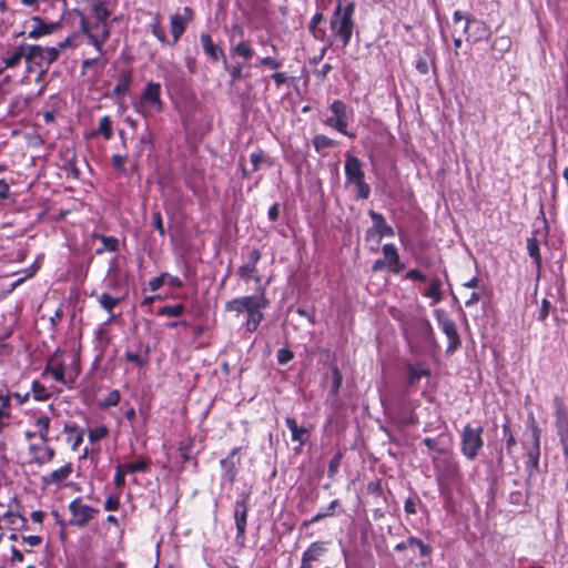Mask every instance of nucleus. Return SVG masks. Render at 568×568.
Masks as SVG:
<instances>
[{
	"label": "nucleus",
	"instance_id": "nucleus-47",
	"mask_svg": "<svg viewBox=\"0 0 568 568\" xmlns=\"http://www.w3.org/2000/svg\"><path fill=\"white\" fill-rule=\"evenodd\" d=\"M108 433L109 429L104 425H101L92 429H89L88 437L91 443H95L104 438L108 435Z\"/></svg>",
	"mask_w": 568,
	"mask_h": 568
},
{
	"label": "nucleus",
	"instance_id": "nucleus-23",
	"mask_svg": "<svg viewBox=\"0 0 568 568\" xmlns=\"http://www.w3.org/2000/svg\"><path fill=\"white\" fill-rule=\"evenodd\" d=\"M92 239L99 240L101 242V246L95 248V255H102L105 252H118L120 248L119 239L114 236H109L100 233H92Z\"/></svg>",
	"mask_w": 568,
	"mask_h": 568
},
{
	"label": "nucleus",
	"instance_id": "nucleus-32",
	"mask_svg": "<svg viewBox=\"0 0 568 568\" xmlns=\"http://www.w3.org/2000/svg\"><path fill=\"white\" fill-rule=\"evenodd\" d=\"M394 423L398 426H410L417 423V417L414 412L406 413L404 408H399L392 414Z\"/></svg>",
	"mask_w": 568,
	"mask_h": 568
},
{
	"label": "nucleus",
	"instance_id": "nucleus-54",
	"mask_svg": "<svg viewBox=\"0 0 568 568\" xmlns=\"http://www.w3.org/2000/svg\"><path fill=\"white\" fill-rule=\"evenodd\" d=\"M458 473H459V469H458L457 463H455L452 459H447L446 460V468H445V471H444V474L442 476L445 475L449 479H455L456 477H458Z\"/></svg>",
	"mask_w": 568,
	"mask_h": 568
},
{
	"label": "nucleus",
	"instance_id": "nucleus-10",
	"mask_svg": "<svg viewBox=\"0 0 568 568\" xmlns=\"http://www.w3.org/2000/svg\"><path fill=\"white\" fill-rule=\"evenodd\" d=\"M83 31L88 38V43L92 44L99 55H104V43L110 37V30L106 23H92L83 26Z\"/></svg>",
	"mask_w": 568,
	"mask_h": 568
},
{
	"label": "nucleus",
	"instance_id": "nucleus-35",
	"mask_svg": "<svg viewBox=\"0 0 568 568\" xmlns=\"http://www.w3.org/2000/svg\"><path fill=\"white\" fill-rule=\"evenodd\" d=\"M527 251L529 256L534 260V263L536 264L537 268H540L542 260L540 254L539 241L535 236L527 239Z\"/></svg>",
	"mask_w": 568,
	"mask_h": 568
},
{
	"label": "nucleus",
	"instance_id": "nucleus-33",
	"mask_svg": "<svg viewBox=\"0 0 568 568\" xmlns=\"http://www.w3.org/2000/svg\"><path fill=\"white\" fill-rule=\"evenodd\" d=\"M338 506H339V501L337 499L332 500L325 510H321L315 516H313L311 519L305 520L303 523V526L307 527L310 525L318 523L320 520H322V519H324L326 517L334 516L335 515V509Z\"/></svg>",
	"mask_w": 568,
	"mask_h": 568
},
{
	"label": "nucleus",
	"instance_id": "nucleus-11",
	"mask_svg": "<svg viewBox=\"0 0 568 568\" xmlns=\"http://www.w3.org/2000/svg\"><path fill=\"white\" fill-rule=\"evenodd\" d=\"M240 448H233L229 455L221 459L220 465L222 469L221 474V484L232 486L236 479L239 473V465L241 463V457L239 455Z\"/></svg>",
	"mask_w": 568,
	"mask_h": 568
},
{
	"label": "nucleus",
	"instance_id": "nucleus-20",
	"mask_svg": "<svg viewBox=\"0 0 568 568\" xmlns=\"http://www.w3.org/2000/svg\"><path fill=\"white\" fill-rule=\"evenodd\" d=\"M200 41L203 51L209 57V59H211L214 62L221 59L224 61V59H226L223 50L213 42L211 34L202 32L200 36Z\"/></svg>",
	"mask_w": 568,
	"mask_h": 568
},
{
	"label": "nucleus",
	"instance_id": "nucleus-4",
	"mask_svg": "<svg viewBox=\"0 0 568 568\" xmlns=\"http://www.w3.org/2000/svg\"><path fill=\"white\" fill-rule=\"evenodd\" d=\"M483 427L465 425L460 434V452L468 459L474 460L484 447Z\"/></svg>",
	"mask_w": 568,
	"mask_h": 568
},
{
	"label": "nucleus",
	"instance_id": "nucleus-59",
	"mask_svg": "<svg viewBox=\"0 0 568 568\" xmlns=\"http://www.w3.org/2000/svg\"><path fill=\"white\" fill-rule=\"evenodd\" d=\"M153 227L160 233L161 236L165 234V229L163 225V220L160 211H154L152 213Z\"/></svg>",
	"mask_w": 568,
	"mask_h": 568
},
{
	"label": "nucleus",
	"instance_id": "nucleus-8",
	"mask_svg": "<svg viewBox=\"0 0 568 568\" xmlns=\"http://www.w3.org/2000/svg\"><path fill=\"white\" fill-rule=\"evenodd\" d=\"M192 20L193 10L190 7H184L181 12H175L170 17V32L172 37L170 47H174L180 41Z\"/></svg>",
	"mask_w": 568,
	"mask_h": 568
},
{
	"label": "nucleus",
	"instance_id": "nucleus-19",
	"mask_svg": "<svg viewBox=\"0 0 568 568\" xmlns=\"http://www.w3.org/2000/svg\"><path fill=\"white\" fill-rule=\"evenodd\" d=\"M285 424L291 430L292 440L298 443V446L295 447L294 450L296 453H301L302 446L307 442L308 429L303 426H298L296 419L290 416L285 418Z\"/></svg>",
	"mask_w": 568,
	"mask_h": 568
},
{
	"label": "nucleus",
	"instance_id": "nucleus-25",
	"mask_svg": "<svg viewBox=\"0 0 568 568\" xmlns=\"http://www.w3.org/2000/svg\"><path fill=\"white\" fill-rule=\"evenodd\" d=\"M406 371H407V384H408V387H414L415 385H417L419 383V381L423 378V377H429L430 376V371L426 367H423L422 364H407L406 365Z\"/></svg>",
	"mask_w": 568,
	"mask_h": 568
},
{
	"label": "nucleus",
	"instance_id": "nucleus-49",
	"mask_svg": "<svg viewBox=\"0 0 568 568\" xmlns=\"http://www.w3.org/2000/svg\"><path fill=\"white\" fill-rule=\"evenodd\" d=\"M341 460H342L341 452L336 453L335 456L329 460L328 467H327V476L329 478H334L336 476V474L338 473Z\"/></svg>",
	"mask_w": 568,
	"mask_h": 568
},
{
	"label": "nucleus",
	"instance_id": "nucleus-15",
	"mask_svg": "<svg viewBox=\"0 0 568 568\" xmlns=\"http://www.w3.org/2000/svg\"><path fill=\"white\" fill-rule=\"evenodd\" d=\"M28 450L31 456V462L39 466L50 463L55 456V450L53 447L49 446V442L40 440V443H31Z\"/></svg>",
	"mask_w": 568,
	"mask_h": 568
},
{
	"label": "nucleus",
	"instance_id": "nucleus-48",
	"mask_svg": "<svg viewBox=\"0 0 568 568\" xmlns=\"http://www.w3.org/2000/svg\"><path fill=\"white\" fill-rule=\"evenodd\" d=\"M148 353H149V351H146L145 352V356L142 357L138 353H133V352L126 351L125 354H124V357H125V359L128 362H132V363H134L139 367H144L146 365V363H148Z\"/></svg>",
	"mask_w": 568,
	"mask_h": 568
},
{
	"label": "nucleus",
	"instance_id": "nucleus-9",
	"mask_svg": "<svg viewBox=\"0 0 568 568\" xmlns=\"http://www.w3.org/2000/svg\"><path fill=\"white\" fill-rule=\"evenodd\" d=\"M436 320L439 328L448 338V346L446 348V354H453L462 344L459 334L457 332V327L455 322L449 318L443 311H435Z\"/></svg>",
	"mask_w": 568,
	"mask_h": 568
},
{
	"label": "nucleus",
	"instance_id": "nucleus-36",
	"mask_svg": "<svg viewBox=\"0 0 568 568\" xmlns=\"http://www.w3.org/2000/svg\"><path fill=\"white\" fill-rule=\"evenodd\" d=\"M223 67L229 72V74H230V78H231L230 87H233L236 81L242 80V79L245 78V75L243 73V67H244L243 63H236L234 65H230L227 63V60L224 59Z\"/></svg>",
	"mask_w": 568,
	"mask_h": 568
},
{
	"label": "nucleus",
	"instance_id": "nucleus-46",
	"mask_svg": "<svg viewBox=\"0 0 568 568\" xmlns=\"http://www.w3.org/2000/svg\"><path fill=\"white\" fill-rule=\"evenodd\" d=\"M334 144H335L334 141L324 134H317L313 139V145L316 151H321L323 149L331 148Z\"/></svg>",
	"mask_w": 568,
	"mask_h": 568
},
{
	"label": "nucleus",
	"instance_id": "nucleus-61",
	"mask_svg": "<svg viewBox=\"0 0 568 568\" xmlns=\"http://www.w3.org/2000/svg\"><path fill=\"white\" fill-rule=\"evenodd\" d=\"M551 304L547 298H542L540 303V308L538 312V320L540 322H545L549 315Z\"/></svg>",
	"mask_w": 568,
	"mask_h": 568
},
{
	"label": "nucleus",
	"instance_id": "nucleus-12",
	"mask_svg": "<svg viewBox=\"0 0 568 568\" xmlns=\"http://www.w3.org/2000/svg\"><path fill=\"white\" fill-rule=\"evenodd\" d=\"M329 110L334 116L326 119L325 124L344 135L353 138L354 134L347 132L346 104L341 100H334Z\"/></svg>",
	"mask_w": 568,
	"mask_h": 568
},
{
	"label": "nucleus",
	"instance_id": "nucleus-39",
	"mask_svg": "<svg viewBox=\"0 0 568 568\" xmlns=\"http://www.w3.org/2000/svg\"><path fill=\"white\" fill-rule=\"evenodd\" d=\"M239 276L248 283L251 280H255V282H261V276L257 274L256 266H251L248 263H244L239 268Z\"/></svg>",
	"mask_w": 568,
	"mask_h": 568
},
{
	"label": "nucleus",
	"instance_id": "nucleus-53",
	"mask_svg": "<svg viewBox=\"0 0 568 568\" xmlns=\"http://www.w3.org/2000/svg\"><path fill=\"white\" fill-rule=\"evenodd\" d=\"M357 189V197L361 200H366L371 195V186L362 180L361 182L353 183Z\"/></svg>",
	"mask_w": 568,
	"mask_h": 568
},
{
	"label": "nucleus",
	"instance_id": "nucleus-43",
	"mask_svg": "<svg viewBox=\"0 0 568 568\" xmlns=\"http://www.w3.org/2000/svg\"><path fill=\"white\" fill-rule=\"evenodd\" d=\"M122 465L124 466L125 470H128L129 474L144 473L149 469L151 462L150 459L142 458L134 463H126Z\"/></svg>",
	"mask_w": 568,
	"mask_h": 568
},
{
	"label": "nucleus",
	"instance_id": "nucleus-42",
	"mask_svg": "<svg viewBox=\"0 0 568 568\" xmlns=\"http://www.w3.org/2000/svg\"><path fill=\"white\" fill-rule=\"evenodd\" d=\"M185 311V306L181 303L174 305H165L158 311L160 316L179 317Z\"/></svg>",
	"mask_w": 568,
	"mask_h": 568
},
{
	"label": "nucleus",
	"instance_id": "nucleus-45",
	"mask_svg": "<svg viewBox=\"0 0 568 568\" xmlns=\"http://www.w3.org/2000/svg\"><path fill=\"white\" fill-rule=\"evenodd\" d=\"M382 252L385 256L387 266L392 265L393 263H396L397 260L399 258L397 247L393 243L384 244L382 247Z\"/></svg>",
	"mask_w": 568,
	"mask_h": 568
},
{
	"label": "nucleus",
	"instance_id": "nucleus-17",
	"mask_svg": "<svg viewBox=\"0 0 568 568\" xmlns=\"http://www.w3.org/2000/svg\"><path fill=\"white\" fill-rule=\"evenodd\" d=\"M344 170L347 184L361 182L365 178L362 161L349 153L346 154Z\"/></svg>",
	"mask_w": 568,
	"mask_h": 568
},
{
	"label": "nucleus",
	"instance_id": "nucleus-30",
	"mask_svg": "<svg viewBox=\"0 0 568 568\" xmlns=\"http://www.w3.org/2000/svg\"><path fill=\"white\" fill-rule=\"evenodd\" d=\"M151 33L156 38L159 42L162 44L170 45V39L166 34L165 28L162 26L160 17H153L152 21L149 24Z\"/></svg>",
	"mask_w": 568,
	"mask_h": 568
},
{
	"label": "nucleus",
	"instance_id": "nucleus-5",
	"mask_svg": "<svg viewBox=\"0 0 568 568\" xmlns=\"http://www.w3.org/2000/svg\"><path fill=\"white\" fill-rule=\"evenodd\" d=\"M250 509V493H242L239 495L237 499L233 506V517L236 527V544L240 546L245 545L246 540V525H247V514Z\"/></svg>",
	"mask_w": 568,
	"mask_h": 568
},
{
	"label": "nucleus",
	"instance_id": "nucleus-38",
	"mask_svg": "<svg viewBox=\"0 0 568 568\" xmlns=\"http://www.w3.org/2000/svg\"><path fill=\"white\" fill-rule=\"evenodd\" d=\"M442 282L439 278H433L425 290L424 295L433 300L434 303H438L442 300Z\"/></svg>",
	"mask_w": 568,
	"mask_h": 568
},
{
	"label": "nucleus",
	"instance_id": "nucleus-14",
	"mask_svg": "<svg viewBox=\"0 0 568 568\" xmlns=\"http://www.w3.org/2000/svg\"><path fill=\"white\" fill-rule=\"evenodd\" d=\"M368 216L371 217L373 225L366 232L367 239L376 235V244L378 245L383 237L394 236V229L387 224L383 214L374 210H369Z\"/></svg>",
	"mask_w": 568,
	"mask_h": 568
},
{
	"label": "nucleus",
	"instance_id": "nucleus-31",
	"mask_svg": "<svg viewBox=\"0 0 568 568\" xmlns=\"http://www.w3.org/2000/svg\"><path fill=\"white\" fill-rule=\"evenodd\" d=\"M33 27L28 33V38L30 39H39L43 36H47L51 32V27L48 26L41 18L33 17Z\"/></svg>",
	"mask_w": 568,
	"mask_h": 568
},
{
	"label": "nucleus",
	"instance_id": "nucleus-27",
	"mask_svg": "<svg viewBox=\"0 0 568 568\" xmlns=\"http://www.w3.org/2000/svg\"><path fill=\"white\" fill-rule=\"evenodd\" d=\"M12 530L22 529L27 526V519L18 513L7 511L3 514L1 520Z\"/></svg>",
	"mask_w": 568,
	"mask_h": 568
},
{
	"label": "nucleus",
	"instance_id": "nucleus-13",
	"mask_svg": "<svg viewBox=\"0 0 568 568\" xmlns=\"http://www.w3.org/2000/svg\"><path fill=\"white\" fill-rule=\"evenodd\" d=\"M69 510L72 515L70 524L78 527L87 525L99 513L98 509L82 504L80 498H75L69 504Z\"/></svg>",
	"mask_w": 568,
	"mask_h": 568
},
{
	"label": "nucleus",
	"instance_id": "nucleus-2",
	"mask_svg": "<svg viewBox=\"0 0 568 568\" xmlns=\"http://www.w3.org/2000/svg\"><path fill=\"white\" fill-rule=\"evenodd\" d=\"M161 84L149 81L142 90L138 101L133 102V109L144 119L153 118L163 111V101L161 99Z\"/></svg>",
	"mask_w": 568,
	"mask_h": 568
},
{
	"label": "nucleus",
	"instance_id": "nucleus-50",
	"mask_svg": "<svg viewBox=\"0 0 568 568\" xmlns=\"http://www.w3.org/2000/svg\"><path fill=\"white\" fill-rule=\"evenodd\" d=\"M503 436L506 440V450L510 454L511 447L516 445V439L508 423L503 425Z\"/></svg>",
	"mask_w": 568,
	"mask_h": 568
},
{
	"label": "nucleus",
	"instance_id": "nucleus-56",
	"mask_svg": "<svg viewBox=\"0 0 568 568\" xmlns=\"http://www.w3.org/2000/svg\"><path fill=\"white\" fill-rule=\"evenodd\" d=\"M125 161H126V156L120 155V154H114L111 158L112 166L119 173H125V166H124Z\"/></svg>",
	"mask_w": 568,
	"mask_h": 568
},
{
	"label": "nucleus",
	"instance_id": "nucleus-51",
	"mask_svg": "<svg viewBox=\"0 0 568 568\" xmlns=\"http://www.w3.org/2000/svg\"><path fill=\"white\" fill-rule=\"evenodd\" d=\"M45 374H50L54 381L59 382V383H64V367L63 365H59L57 367H51V366H47L44 372H43V375Z\"/></svg>",
	"mask_w": 568,
	"mask_h": 568
},
{
	"label": "nucleus",
	"instance_id": "nucleus-16",
	"mask_svg": "<svg viewBox=\"0 0 568 568\" xmlns=\"http://www.w3.org/2000/svg\"><path fill=\"white\" fill-rule=\"evenodd\" d=\"M466 27L471 28L470 32H468V37H466V41L468 42L477 43L490 38L491 32L487 23L474 16L467 18Z\"/></svg>",
	"mask_w": 568,
	"mask_h": 568
},
{
	"label": "nucleus",
	"instance_id": "nucleus-64",
	"mask_svg": "<svg viewBox=\"0 0 568 568\" xmlns=\"http://www.w3.org/2000/svg\"><path fill=\"white\" fill-rule=\"evenodd\" d=\"M251 163L253 165L252 171L255 172L258 170L260 164L264 161V153L263 151L253 152L250 155Z\"/></svg>",
	"mask_w": 568,
	"mask_h": 568
},
{
	"label": "nucleus",
	"instance_id": "nucleus-26",
	"mask_svg": "<svg viewBox=\"0 0 568 568\" xmlns=\"http://www.w3.org/2000/svg\"><path fill=\"white\" fill-rule=\"evenodd\" d=\"M230 42H231V48H230L231 55H233V57L237 55V57L243 58L244 60H248L253 57L254 51L248 41L242 40L236 44H232L233 38L231 37Z\"/></svg>",
	"mask_w": 568,
	"mask_h": 568
},
{
	"label": "nucleus",
	"instance_id": "nucleus-24",
	"mask_svg": "<svg viewBox=\"0 0 568 568\" xmlns=\"http://www.w3.org/2000/svg\"><path fill=\"white\" fill-rule=\"evenodd\" d=\"M417 547L419 549L422 557H428L432 554V547L425 542H423L420 539L414 536H409L406 540L398 542L394 549L395 551H404L407 548Z\"/></svg>",
	"mask_w": 568,
	"mask_h": 568
},
{
	"label": "nucleus",
	"instance_id": "nucleus-44",
	"mask_svg": "<svg viewBox=\"0 0 568 568\" xmlns=\"http://www.w3.org/2000/svg\"><path fill=\"white\" fill-rule=\"evenodd\" d=\"M121 302V298L113 297L109 293H102L99 297L100 306L108 313H112L113 308Z\"/></svg>",
	"mask_w": 568,
	"mask_h": 568
},
{
	"label": "nucleus",
	"instance_id": "nucleus-63",
	"mask_svg": "<svg viewBox=\"0 0 568 568\" xmlns=\"http://www.w3.org/2000/svg\"><path fill=\"white\" fill-rule=\"evenodd\" d=\"M166 273H162L161 275L153 277L149 282V287L152 292H155L162 287V285L165 283Z\"/></svg>",
	"mask_w": 568,
	"mask_h": 568
},
{
	"label": "nucleus",
	"instance_id": "nucleus-1",
	"mask_svg": "<svg viewBox=\"0 0 568 568\" xmlns=\"http://www.w3.org/2000/svg\"><path fill=\"white\" fill-rule=\"evenodd\" d=\"M355 3L348 0H337V4L329 19L328 41L339 43L342 48L349 44L355 28Z\"/></svg>",
	"mask_w": 568,
	"mask_h": 568
},
{
	"label": "nucleus",
	"instance_id": "nucleus-34",
	"mask_svg": "<svg viewBox=\"0 0 568 568\" xmlns=\"http://www.w3.org/2000/svg\"><path fill=\"white\" fill-rule=\"evenodd\" d=\"M103 135L105 140H110L113 135L112 121L109 115L100 119L99 128L92 132V136Z\"/></svg>",
	"mask_w": 568,
	"mask_h": 568
},
{
	"label": "nucleus",
	"instance_id": "nucleus-55",
	"mask_svg": "<svg viewBox=\"0 0 568 568\" xmlns=\"http://www.w3.org/2000/svg\"><path fill=\"white\" fill-rule=\"evenodd\" d=\"M121 395L118 389L111 390L103 399V405L106 407L116 406L120 403Z\"/></svg>",
	"mask_w": 568,
	"mask_h": 568
},
{
	"label": "nucleus",
	"instance_id": "nucleus-29",
	"mask_svg": "<svg viewBox=\"0 0 568 568\" xmlns=\"http://www.w3.org/2000/svg\"><path fill=\"white\" fill-rule=\"evenodd\" d=\"M326 542L314 541L308 546L302 556L313 564V561L318 560L326 552Z\"/></svg>",
	"mask_w": 568,
	"mask_h": 568
},
{
	"label": "nucleus",
	"instance_id": "nucleus-58",
	"mask_svg": "<svg viewBox=\"0 0 568 568\" xmlns=\"http://www.w3.org/2000/svg\"><path fill=\"white\" fill-rule=\"evenodd\" d=\"M260 63L271 70H277L283 65L281 60L273 57H264L260 60Z\"/></svg>",
	"mask_w": 568,
	"mask_h": 568
},
{
	"label": "nucleus",
	"instance_id": "nucleus-18",
	"mask_svg": "<svg viewBox=\"0 0 568 568\" xmlns=\"http://www.w3.org/2000/svg\"><path fill=\"white\" fill-rule=\"evenodd\" d=\"M29 44L22 43L14 47L7 54L1 57L3 69H13L18 67L22 59L28 63Z\"/></svg>",
	"mask_w": 568,
	"mask_h": 568
},
{
	"label": "nucleus",
	"instance_id": "nucleus-57",
	"mask_svg": "<svg viewBox=\"0 0 568 568\" xmlns=\"http://www.w3.org/2000/svg\"><path fill=\"white\" fill-rule=\"evenodd\" d=\"M293 357H294V354L288 348H280L276 354L277 362L281 365L287 364L288 362H291L293 359Z\"/></svg>",
	"mask_w": 568,
	"mask_h": 568
},
{
	"label": "nucleus",
	"instance_id": "nucleus-37",
	"mask_svg": "<svg viewBox=\"0 0 568 568\" xmlns=\"http://www.w3.org/2000/svg\"><path fill=\"white\" fill-rule=\"evenodd\" d=\"M540 457V447H531L527 453L526 468L531 476L534 471L538 470Z\"/></svg>",
	"mask_w": 568,
	"mask_h": 568
},
{
	"label": "nucleus",
	"instance_id": "nucleus-6",
	"mask_svg": "<svg viewBox=\"0 0 568 568\" xmlns=\"http://www.w3.org/2000/svg\"><path fill=\"white\" fill-rule=\"evenodd\" d=\"M555 429L559 438L562 452L568 453V407L562 397L556 395L552 398Z\"/></svg>",
	"mask_w": 568,
	"mask_h": 568
},
{
	"label": "nucleus",
	"instance_id": "nucleus-62",
	"mask_svg": "<svg viewBox=\"0 0 568 568\" xmlns=\"http://www.w3.org/2000/svg\"><path fill=\"white\" fill-rule=\"evenodd\" d=\"M120 506V499L118 496L110 495L104 501V509L106 511H115Z\"/></svg>",
	"mask_w": 568,
	"mask_h": 568
},
{
	"label": "nucleus",
	"instance_id": "nucleus-40",
	"mask_svg": "<svg viewBox=\"0 0 568 568\" xmlns=\"http://www.w3.org/2000/svg\"><path fill=\"white\" fill-rule=\"evenodd\" d=\"M262 310L263 308H254V311H251L247 314V320H246V331L247 332L253 333L257 329L258 325L261 324V322L263 320Z\"/></svg>",
	"mask_w": 568,
	"mask_h": 568
},
{
	"label": "nucleus",
	"instance_id": "nucleus-60",
	"mask_svg": "<svg viewBox=\"0 0 568 568\" xmlns=\"http://www.w3.org/2000/svg\"><path fill=\"white\" fill-rule=\"evenodd\" d=\"M95 11V19L97 21L94 23H106V19L109 16L108 10L104 8L102 3H99L94 7Z\"/></svg>",
	"mask_w": 568,
	"mask_h": 568
},
{
	"label": "nucleus",
	"instance_id": "nucleus-28",
	"mask_svg": "<svg viewBox=\"0 0 568 568\" xmlns=\"http://www.w3.org/2000/svg\"><path fill=\"white\" fill-rule=\"evenodd\" d=\"M51 425V418L47 415H41L34 422V435H38L39 440L49 442V429Z\"/></svg>",
	"mask_w": 568,
	"mask_h": 568
},
{
	"label": "nucleus",
	"instance_id": "nucleus-41",
	"mask_svg": "<svg viewBox=\"0 0 568 568\" xmlns=\"http://www.w3.org/2000/svg\"><path fill=\"white\" fill-rule=\"evenodd\" d=\"M31 392L33 399L37 402H45L50 398L51 394L47 387L39 381H33L31 384Z\"/></svg>",
	"mask_w": 568,
	"mask_h": 568
},
{
	"label": "nucleus",
	"instance_id": "nucleus-21",
	"mask_svg": "<svg viewBox=\"0 0 568 568\" xmlns=\"http://www.w3.org/2000/svg\"><path fill=\"white\" fill-rule=\"evenodd\" d=\"M73 468L71 464H65L64 466L51 471L48 475H44L41 477V481L43 485H60L64 480L69 478V476L72 474Z\"/></svg>",
	"mask_w": 568,
	"mask_h": 568
},
{
	"label": "nucleus",
	"instance_id": "nucleus-7",
	"mask_svg": "<svg viewBox=\"0 0 568 568\" xmlns=\"http://www.w3.org/2000/svg\"><path fill=\"white\" fill-rule=\"evenodd\" d=\"M268 301L265 297L264 288L260 290L257 295L236 297L229 301L225 305L226 311L236 312L237 314L246 312L247 314L254 308H265Z\"/></svg>",
	"mask_w": 568,
	"mask_h": 568
},
{
	"label": "nucleus",
	"instance_id": "nucleus-52",
	"mask_svg": "<svg viewBox=\"0 0 568 568\" xmlns=\"http://www.w3.org/2000/svg\"><path fill=\"white\" fill-rule=\"evenodd\" d=\"M126 474H129V473H128V470H125V468L122 464L116 466L113 481L118 488H122L124 486Z\"/></svg>",
	"mask_w": 568,
	"mask_h": 568
},
{
	"label": "nucleus",
	"instance_id": "nucleus-3",
	"mask_svg": "<svg viewBox=\"0 0 568 568\" xmlns=\"http://www.w3.org/2000/svg\"><path fill=\"white\" fill-rule=\"evenodd\" d=\"M60 50L54 47H41L38 44H29L28 54V72H33L34 67L40 68L37 81H40L42 75L49 70L50 65L59 58Z\"/></svg>",
	"mask_w": 568,
	"mask_h": 568
},
{
	"label": "nucleus",
	"instance_id": "nucleus-22",
	"mask_svg": "<svg viewBox=\"0 0 568 568\" xmlns=\"http://www.w3.org/2000/svg\"><path fill=\"white\" fill-rule=\"evenodd\" d=\"M133 81V71L132 69H124L120 72L118 77L116 84L112 90V97H122L125 95Z\"/></svg>",
	"mask_w": 568,
	"mask_h": 568
}]
</instances>
